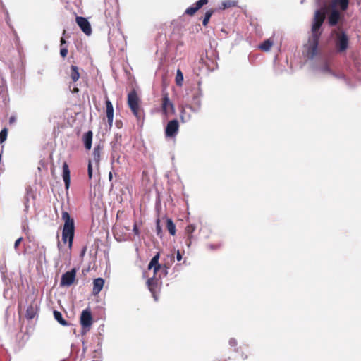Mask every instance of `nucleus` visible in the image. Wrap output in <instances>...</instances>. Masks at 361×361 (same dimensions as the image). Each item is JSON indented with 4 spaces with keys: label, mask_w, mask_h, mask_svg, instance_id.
<instances>
[{
    "label": "nucleus",
    "mask_w": 361,
    "mask_h": 361,
    "mask_svg": "<svg viewBox=\"0 0 361 361\" xmlns=\"http://www.w3.org/2000/svg\"><path fill=\"white\" fill-rule=\"evenodd\" d=\"M324 20V14L321 11L314 13L311 34L306 43L303 45L302 54L307 59H313L320 54L319 40L322 34L320 30Z\"/></svg>",
    "instance_id": "obj_1"
},
{
    "label": "nucleus",
    "mask_w": 361,
    "mask_h": 361,
    "mask_svg": "<svg viewBox=\"0 0 361 361\" xmlns=\"http://www.w3.org/2000/svg\"><path fill=\"white\" fill-rule=\"evenodd\" d=\"M159 253H157L152 257V259H151L150 262L148 264V269H153L154 276L153 277L147 280V286L149 290L152 293L155 300H157V297L155 295L154 290L155 288H157L158 286V281L157 279H156L155 275L157 274L158 271L161 270L164 276H166L167 274L168 269V267L166 265L161 266L159 263Z\"/></svg>",
    "instance_id": "obj_2"
},
{
    "label": "nucleus",
    "mask_w": 361,
    "mask_h": 361,
    "mask_svg": "<svg viewBox=\"0 0 361 361\" xmlns=\"http://www.w3.org/2000/svg\"><path fill=\"white\" fill-rule=\"evenodd\" d=\"M61 218L64 221L62 240L64 243L68 242V249L71 250L74 237V221L67 212H62Z\"/></svg>",
    "instance_id": "obj_3"
},
{
    "label": "nucleus",
    "mask_w": 361,
    "mask_h": 361,
    "mask_svg": "<svg viewBox=\"0 0 361 361\" xmlns=\"http://www.w3.org/2000/svg\"><path fill=\"white\" fill-rule=\"evenodd\" d=\"M102 148L99 146L94 149L92 158L89 161L88 164V177L91 179L93 176L94 171L97 172L99 170V161L101 158Z\"/></svg>",
    "instance_id": "obj_4"
},
{
    "label": "nucleus",
    "mask_w": 361,
    "mask_h": 361,
    "mask_svg": "<svg viewBox=\"0 0 361 361\" xmlns=\"http://www.w3.org/2000/svg\"><path fill=\"white\" fill-rule=\"evenodd\" d=\"M317 11H321L322 13L328 16V21L331 25H335L341 18V12L338 9L331 8L330 6H326L324 8V10H318Z\"/></svg>",
    "instance_id": "obj_5"
},
{
    "label": "nucleus",
    "mask_w": 361,
    "mask_h": 361,
    "mask_svg": "<svg viewBox=\"0 0 361 361\" xmlns=\"http://www.w3.org/2000/svg\"><path fill=\"white\" fill-rule=\"evenodd\" d=\"M336 46L338 51L342 52L348 47V37L342 32H336Z\"/></svg>",
    "instance_id": "obj_6"
},
{
    "label": "nucleus",
    "mask_w": 361,
    "mask_h": 361,
    "mask_svg": "<svg viewBox=\"0 0 361 361\" xmlns=\"http://www.w3.org/2000/svg\"><path fill=\"white\" fill-rule=\"evenodd\" d=\"M128 104L133 114L138 116L139 98L135 91L130 92L128 95Z\"/></svg>",
    "instance_id": "obj_7"
},
{
    "label": "nucleus",
    "mask_w": 361,
    "mask_h": 361,
    "mask_svg": "<svg viewBox=\"0 0 361 361\" xmlns=\"http://www.w3.org/2000/svg\"><path fill=\"white\" fill-rule=\"evenodd\" d=\"M80 324L85 331L89 330L92 324V317L89 309L84 310L80 316Z\"/></svg>",
    "instance_id": "obj_8"
},
{
    "label": "nucleus",
    "mask_w": 361,
    "mask_h": 361,
    "mask_svg": "<svg viewBox=\"0 0 361 361\" xmlns=\"http://www.w3.org/2000/svg\"><path fill=\"white\" fill-rule=\"evenodd\" d=\"M76 269H73L63 274L61 279L60 285L61 286H70L75 280Z\"/></svg>",
    "instance_id": "obj_9"
},
{
    "label": "nucleus",
    "mask_w": 361,
    "mask_h": 361,
    "mask_svg": "<svg viewBox=\"0 0 361 361\" xmlns=\"http://www.w3.org/2000/svg\"><path fill=\"white\" fill-rule=\"evenodd\" d=\"M76 23L85 34L87 35H91V25L86 18L83 17H77Z\"/></svg>",
    "instance_id": "obj_10"
},
{
    "label": "nucleus",
    "mask_w": 361,
    "mask_h": 361,
    "mask_svg": "<svg viewBox=\"0 0 361 361\" xmlns=\"http://www.w3.org/2000/svg\"><path fill=\"white\" fill-rule=\"evenodd\" d=\"M178 122L177 120L169 121L166 127V135L167 137H173L178 130Z\"/></svg>",
    "instance_id": "obj_11"
},
{
    "label": "nucleus",
    "mask_w": 361,
    "mask_h": 361,
    "mask_svg": "<svg viewBox=\"0 0 361 361\" xmlns=\"http://www.w3.org/2000/svg\"><path fill=\"white\" fill-rule=\"evenodd\" d=\"M348 4L349 0H331L329 6L344 11L348 8Z\"/></svg>",
    "instance_id": "obj_12"
},
{
    "label": "nucleus",
    "mask_w": 361,
    "mask_h": 361,
    "mask_svg": "<svg viewBox=\"0 0 361 361\" xmlns=\"http://www.w3.org/2000/svg\"><path fill=\"white\" fill-rule=\"evenodd\" d=\"M208 2L207 0H199L195 6H190L188 8L185 13L188 15L192 16L194 15L202 6L207 4Z\"/></svg>",
    "instance_id": "obj_13"
},
{
    "label": "nucleus",
    "mask_w": 361,
    "mask_h": 361,
    "mask_svg": "<svg viewBox=\"0 0 361 361\" xmlns=\"http://www.w3.org/2000/svg\"><path fill=\"white\" fill-rule=\"evenodd\" d=\"M106 109L108 123L110 126H112L114 119V108L111 102L108 99L106 101Z\"/></svg>",
    "instance_id": "obj_14"
},
{
    "label": "nucleus",
    "mask_w": 361,
    "mask_h": 361,
    "mask_svg": "<svg viewBox=\"0 0 361 361\" xmlns=\"http://www.w3.org/2000/svg\"><path fill=\"white\" fill-rule=\"evenodd\" d=\"M63 179L65 183V187L68 190L70 186L71 177L70 171L66 162H64L63 164Z\"/></svg>",
    "instance_id": "obj_15"
},
{
    "label": "nucleus",
    "mask_w": 361,
    "mask_h": 361,
    "mask_svg": "<svg viewBox=\"0 0 361 361\" xmlns=\"http://www.w3.org/2000/svg\"><path fill=\"white\" fill-rule=\"evenodd\" d=\"M104 284V280L102 278H97L93 281L92 293L94 295L99 293Z\"/></svg>",
    "instance_id": "obj_16"
},
{
    "label": "nucleus",
    "mask_w": 361,
    "mask_h": 361,
    "mask_svg": "<svg viewBox=\"0 0 361 361\" xmlns=\"http://www.w3.org/2000/svg\"><path fill=\"white\" fill-rule=\"evenodd\" d=\"M162 109L165 114H168L173 110V106L167 96H165L163 99Z\"/></svg>",
    "instance_id": "obj_17"
},
{
    "label": "nucleus",
    "mask_w": 361,
    "mask_h": 361,
    "mask_svg": "<svg viewBox=\"0 0 361 361\" xmlns=\"http://www.w3.org/2000/svg\"><path fill=\"white\" fill-rule=\"evenodd\" d=\"M83 142L85 147L87 149H90L92 147V131H88L83 135Z\"/></svg>",
    "instance_id": "obj_18"
},
{
    "label": "nucleus",
    "mask_w": 361,
    "mask_h": 361,
    "mask_svg": "<svg viewBox=\"0 0 361 361\" xmlns=\"http://www.w3.org/2000/svg\"><path fill=\"white\" fill-rule=\"evenodd\" d=\"M273 44L274 41L271 39H268L259 45V49L264 51H269L271 49Z\"/></svg>",
    "instance_id": "obj_19"
},
{
    "label": "nucleus",
    "mask_w": 361,
    "mask_h": 361,
    "mask_svg": "<svg viewBox=\"0 0 361 361\" xmlns=\"http://www.w3.org/2000/svg\"><path fill=\"white\" fill-rule=\"evenodd\" d=\"M69 75L73 81L76 82L80 78V73L78 72V67L75 66H71Z\"/></svg>",
    "instance_id": "obj_20"
},
{
    "label": "nucleus",
    "mask_w": 361,
    "mask_h": 361,
    "mask_svg": "<svg viewBox=\"0 0 361 361\" xmlns=\"http://www.w3.org/2000/svg\"><path fill=\"white\" fill-rule=\"evenodd\" d=\"M201 107V101L199 96H195L193 97V101L190 109L193 111H197L200 109Z\"/></svg>",
    "instance_id": "obj_21"
},
{
    "label": "nucleus",
    "mask_w": 361,
    "mask_h": 361,
    "mask_svg": "<svg viewBox=\"0 0 361 361\" xmlns=\"http://www.w3.org/2000/svg\"><path fill=\"white\" fill-rule=\"evenodd\" d=\"M195 226L193 225V224H190L188 225L186 228H185V232L187 233V234L188 235V239H189V242L187 244L188 247H190V245H191V239L192 238V233L195 231Z\"/></svg>",
    "instance_id": "obj_22"
},
{
    "label": "nucleus",
    "mask_w": 361,
    "mask_h": 361,
    "mask_svg": "<svg viewBox=\"0 0 361 361\" xmlns=\"http://www.w3.org/2000/svg\"><path fill=\"white\" fill-rule=\"evenodd\" d=\"M112 164H118L121 165L124 162V157H121L120 155L116 154L115 151L112 153Z\"/></svg>",
    "instance_id": "obj_23"
},
{
    "label": "nucleus",
    "mask_w": 361,
    "mask_h": 361,
    "mask_svg": "<svg viewBox=\"0 0 361 361\" xmlns=\"http://www.w3.org/2000/svg\"><path fill=\"white\" fill-rule=\"evenodd\" d=\"M54 318L56 321H58V322L59 324H61V325L63 326H67L68 325V323L67 322L63 319V318L62 317V314L61 312H59V311H54Z\"/></svg>",
    "instance_id": "obj_24"
},
{
    "label": "nucleus",
    "mask_w": 361,
    "mask_h": 361,
    "mask_svg": "<svg viewBox=\"0 0 361 361\" xmlns=\"http://www.w3.org/2000/svg\"><path fill=\"white\" fill-rule=\"evenodd\" d=\"M166 227L170 234L172 235L176 234V226L171 219H168L166 220Z\"/></svg>",
    "instance_id": "obj_25"
},
{
    "label": "nucleus",
    "mask_w": 361,
    "mask_h": 361,
    "mask_svg": "<svg viewBox=\"0 0 361 361\" xmlns=\"http://www.w3.org/2000/svg\"><path fill=\"white\" fill-rule=\"evenodd\" d=\"M175 80H176V83L178 86L181 87L183 85V75L180 69H178L176 71V75Z\"/></svg>",
    "instance_id": "obj_26"
},
{
    "label": "nucleus",
    "mask_w": 361,
    "mask_h": 361,
    "mask_svg": "<svg viewBox=\"0 0 361 361\" xmlns=\"http://www.w3.org/2000/svg\"><path fill=\"white\" fill-rule=\"evenodd\" d=\"M213 13V11L212 10H209V11H207L206 13H205V15H204V18L203 19V21H202V24L204 26H207L209 21V19L212 16Z\"/></svg>",
    "instance_id": "obj_27"
},
{
    "label": "nucleus",
    "mask_w": 361,
    "mask_h": 361,
    "mask_svg": "<svg viewBox=\"0 0 361 361\" xmlns=\"http://www.w3.org/2000/svg\"><path fill=\"white\" fill-rule=\"evenodd\" d=\"M319 71L323 74H331V71L329 63H325L320 68Z\"/></svg>",
    "instance_id": "obj_28"
},
{
    "label": "nucleus",
    "mask_w": 361,
    "mask_h": 361,
    "mask_svg": "<svg viewBox=\"0 0 361 361\" xmlns=\"http://www.w3.org/2000/svg\"><path fill=\"white\" fill-rule=\"evenodd\" d=\"M235 5V2L233 1L227 0V1H224L222 2V8H223L232 7V6H234Z\"/></svg>",
    "instance_id": "obj_29"
},
{
    "label": "nucleus",
    "mask_w": 361,
    "mask_h": 361,
    "mask_svg": "<svg viewBox=\"0 0 361 361\" xmlns=\"http://www.w3.org/2000/svg\"><path fill=\"white\" fill-rule=\"evenodd\" d=\"M7 137V130L6 128L3 129L0 132V142L2 143L6 140Z\"/></svg>",
    "instance_id": "obj_30"
},
{
    "label": "nucleus",
    "mask_w": 361,
    "mask_h": 361,
    "mask_svg": "<svg viewBox=\"0 0 361 361\" xmlns=\"http://www.w3.org/2000/svg\"><path fill=\"white\" fill-rule=\"evenodd\" d=\"M61 56L66 57L68 54V49L66 48H62L60 51Z\"/></svg>",
    "instance_id": "obj_31"
},
{
    "label": "nucleus",
    "mask_w": 361,
    "mask_h": 361,
    "mask_svg": "<svg viewBox=\"0 0 361 361\" xmlns=\"http://www.w3.org/2000/svg\"><path fill=\"white\" fill-rule=\"evenodd\" d=\"M22 240H23V238H21V237H20V238H18V239L16 240V242H15V243H14V248H15L16 250L18 248V245H20V243H21V241H22Z\"/></svg>",
    "instance_id": "obj_32"
},
{
    "label": "nucleus",
    "mask_w": 361,
    "mask_h": 361,
    "mask_svg": "<svg viewBox=\"0 0 361 361\" xmlns=\"http://www.w3.org/2000/svg\"><path fill=\"white\" fill-rule=\"evenodd\" d=\"M236 343H237V342L234 338L230 339V341H229L230 345L235 346L236 345Z\"/></svg>",
    "instance_id": "obj_33"
},
{
    "label": "nucleus",
    "mask_w": 361,
    "mask_h": 361,
    "mask_svg": "<svg viewBox=\"0 0 361 361\" xmlns=\"http://www.w3.org/2000/svg\"><path fill=\"white\" fill-rule=\"evenodd\" d=\"M176 258L178 261H180L182 259V255L180 253L179 250L177 251Z\"/></svg>",
    "instance_id": "obj_34"
},
{
    "label": "nucleus",
    "mask_w": 361,
    "mask_h": 361,
    "mask_svg": "<svg viewBox=\"0 0 361 361\" xmlns=\"http://www.w3.org/2000/svg\"><path fill=\"white\" fill-rule=\"evenodd\" d=\"M133 232L135 235H139V230L136 225H135L133 227Z\"/></svg>",
    "instance_id": "obj_35"
},
{
    "label": "nucleus",
    "mask_w": 361,
    "mask_h": 361,
    "mask_svg": "<svg viewBox=\"0 0 361 361\" xmlns=\"http://www.w3.org/2000/svg\"><path fill=\"white\" fill-rule=\"evenodd\" d=\"M115 139H116V142H119L121 140V135H116L115 137Z\"/></svg>",
    "instance_id": "obj_36"
},
{
    "label": "nucleus",
    "mask_w": 361,
    "mask_h": 361,
    "mask_svg": "<svg viewBox=\"0 0 361 361\" xmlns=\"http://www.w3.org/2000/svg\"><path fill=\"white\" fill-rule=\"evenodd\" d=\"M61 44H63L66 43V41L64 40V39H63V38H61Z\"/></svg>",
    "instance_id": "obj_37"
},
{
    "label": "nucleus",
    "mask_w": 361,
    "mask_h": 361,
    "mask_svg": "<svg viewBox=\"0 0 361 361\" xmlns=\"http://www.w3.org/2000/svg\"><path fill=\"white\" fill-rule=\"evenodd\" d=\"M27 317L30 318V319H32V315H30V313H29V311L27 310Z\"/></svg>",
    "instance_id": "obj_38"
},
{
    "label": "nucleus",
    "mask_w": 361,
    "mask_h": 361,
    "mask_svg": "<svg viewBox=\"0 0 361 361\" xmlns=\"http://www.w3.org/2000/svg\"><path fill=\"white\" fill-rule=\"evenodd\" d=\"M109 177L110 180L112 178V173L111 172L109 174Z\"/></svg>",
    "instance_id": "obj_39"
},
{
    "label": "nucleus",
    "mask_w": 361,
    "mask_h": 361,
    "mask_svg": "<svg viewBox=\"0 0 361 361\" xmlns=\"http://www.w3.org/2000/svg\"><path fill=\"white\" fill-rule=\"evenodd\" d=\"M157 231H158V233H159V231H160V230H161V229H160V227H159V225H157Z\"/></svg>",
    "instance_id": "obj_40"
},
{
    "label": "nucleus",
    "mask_w": 361,
    "mask_h": 361,
    "mask_svg": "<svg viewBox=\"0 0 361 361\" xmlns=\"http://www.w3.org/2000/svg\"><path fill=\"white\" fill-rule=\"evenodd\" d=\"M73 91H74L75 92H78V88H74Z\"/></svg>",
    "instance_id": "obj_41"
},
{
    "label": "nucleus",
    "mask_w": 361,
    "mask_h": 361,
    "mask_svg": "<svg viewBox=\"0 0 361 361\" xmlns=\"http://www.w3.org/2000/svg\"><path fill=\"white\" fill-rule=\"evenodd\" d=\"M302 2H303V0H301V3H302Z\"/></svg>",
    "instance_id": "obj_42"
}]
</instances>
